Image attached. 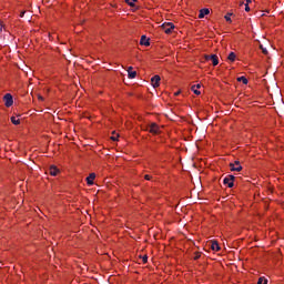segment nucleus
<instances>
[{"instance_id":"nucleus-18","label":"nucleus","mask_w":284,"mask_h":284,"mask_svg":"<svg viewBox=\"0 0 284 284\" xmlns=\"http://www.w3.org/2000/svg\"><path fill=\"white\" fill-rule=\"evenodd\" d=\"M191 90H192V92H194V94H196V95L201 94V91H199V89H196V85H192V87H191Z\"/></svg>"},{"instance_id":"nucleus-28","label":"nucleus","mask_w":284,"mask_h":284,"mask_svg":"<svg viewBox=\"0 0 284 284\" xmlns=\"http://www.w3.org/2000/svg\"><path fill=\"white\" fill-rule=\"evenodd\" d=\"M263 54H267V49H262Z\"/></svg>"},{"instance_id":"nucleus-12","label":"nucleus","mask_w":284,"mask_h":284,"mask_svg":"<svg viewBox=\"0 0 284 284\" xmlns=\"http://www.w3.org/2000/svg\"><path fill=\"white\" fill-rule=\"evenodd\" d=\"M211 250H213V252H219V250H221L219 242H211Z\"/></svg>"},{"instance_id":"nucleus-14","label":"nucleus","mask_w":284,"mask_h":284,"mask_svg":"<svg viewBox=\"0 0 284 284\" xmlns=\"http://www.w3.org/2000/svg\"><path fill=\"white\" fill-rule=\"evenodd\" d=\"M11 123H13V125H20L21 124V120L18 119L17 116H11Z\"/></svg>"},{"instance_id":"nucleus-27","label":"nucleus","mask_w":284,"mask_h":284,"mask_svg":"<svg viewBox=\"0 0 284 284\" xmlns=\"http://www.w3.org/2000/svg\"><path fill=\"white\" fill-rule=\"evenodd\" d=\"M38 99H39L40 101H44V99H43V97H42L41 94H38Z\"/></svg>"},{"instance_id":"nucleus-29","label":"nucleus","mask_w":284,"mask_h":284,"mask_svg":"<svg viewBox=\"0 0 284 284\" xmlns=\"http://www.w3.org/2000/svg\"><path fill=\"white\" fill-rule=\"evenodd\" d=\"M23 14H26V11H22V12L20 13V17L23 18Z\"/></svg>"},{"instance_id":"nucleus-33","label":"nucleus","mask_w":284,"mask_h":284,"mask_svg":"<svg viewBox=\"0 0 284 284\" xmlns=\"http://www.w3.org/2000/svg\"><path fill=\"white\" fill-rule=\"evenodd\" d=\"M260 48L262 49V51L265 49V48H263V44H260Z\"/></svg>"},{"instance_id":"nucleus-34","label":"nucleus","mask_w":284,"mask_h":284,"mask_svg":"<svg viewBox=\"0 0 284 284\" xmlns=\"http://www.w3.org/2000/svg\"><path fill=\"white\" fill-rule=\"evenodd\" d=\"M260 48L262 49V51L265 49V48H263V44H260Z\"/></svg>"},{"instance_id":"nucleus-24","label":"nucleus","mask_w":284,"mask_h":284,"mask_svg":"<svg viewBox=\"0 0 284 284\" xmlns=\"http://www.w3.org/2000/svg\"><path fill=\"white\" fill-rule=\"evenodd\" d=\"M245 12H250V4H245Z\"/></svg>"},{"instance_id":"nucleus-25","label":"nucleus","mask_w":284,"mask_h":284,"mask_svg":"<svg viewBox=\"0 0 284 284\" xmlns=\"http://www.w3.org/2000/svg\"><path fill=\"white\" fill-rule=\"evenodd\" d=\"M3 32V22H0V34Z\"/></svg>"},{"instance_id":"nucleus-11","label":"nucleus","mask_w":284,"mask_h":284,"mask_svg":"<svg viewBox=\"0 0 284 284\" xmlns=\"http://www.w3.org/2000/svg\"><path fill=\"white\" fill-rule=\"evenodd\" d=\"M129 79H136V71H132V67L128 68Z\"/></svg>"},{"instance_id":"nucleus-5","label":"nucleus","mask_w":284,"mask_h":284,"mask_svg":"<svg viewBox=\"0 0 284 284\" xmlns=\"http://www.w3.org/2000/svg\"><path fill=\"white\" fill-rule=\"evenodd\" d=\"M224 185H227V187H234V175H229L225 178Z\"/></svg>"},{"instance_id":"nucleus-17","label":"nucleus","mask_w":284,"mask_h":284,"mask_svg":"<svg viewBox=\"0 0 284 284\" xmlns=\"http://www.w3.org/2000/svg\"><path fill=\"white\" fill-rule=\"evenodd\" d=\"M237 81H239V82L242 81V83H244V85H247V78H245V77H240V78H237Z\"/></svg>"},{"instance_id":"nucleus-21","label":"nucleus","mask_w":284,"mask_h":284,"mask_svg":"<svg viewBox=\"0 0 284 284\" xmlns=\"http://www.w3.org/2000/svg\"><path fill=\"white\" fill-rule=\"evenodd\" d=\"M201 258V252H195L194 261H199Z\"/></svg>"},{"instance_id":"nucleus-7","label":"nucleus","mask_w":284,"mask_h":284,"mask_svg":"<svg viewBox=\"0 0 284 284\" xmlns=\"http://www.w3.org/2000/svg\"><path fill=\"white\" fill-rule=\"evenodd\" d=\"M205 61H212L213 65L219 63V57L216 54L205 55Z\"/></svg>"},{"instance_id":"nucleus-6","label":"nucleus","mask_w":284,"mask_h":284,"mask_svg":"<svg viewBox=\"0 0 284 284\" xmlns=\"http://www.w3.org/2000/svg\"><path fill=\"white\" fill-rule=\"evenodd\" d=\"M151 85H153V88H159V85H161V77L160 75H154L151 79Z\"/></svg>"},{"instance_id":"nucleus-26","label":"nucleus","mask_w":284,"mask_h":284,"mask_svg":"<svg viewBox=\"0 0 284 284\" xmlns=\"http://www.w3.org/2000/svg\"><path fill=\"white\" fill-rule=\"evenodd\" d=\"M144 179H145V181H150V179H152V176H150V175H144Z\"/></svg>"},{"instance_id":"nucleus-9","label":"nucleus","mask_w":284,"mask_h":284,"mask_svg":"<svg viewBox=\"0 0 284 284\" xmlns=\"http://www.w3.org/2000/svg\"><path fill=\"white\" fill-rule=\"evenodd\" d=\"M206 14H210V9H201L199 13V19H204Z\"/></svg>"},{"instance_id":"nucleus-13","label":"nucleus","mask_w":284,"mask_h":284,"mask_svg":"<svg viewBox=\"0 0 284 284\" xmlns=\"http://www.w3.org/2000/svg\"><path fill=\"white\" fill-rule=\"evenodd\" d=\"M49 172L51 176H57V174H59V169H57V166H51Z\"/></svg>"},{"instance_id":"nucleus-2","label":"nucleus","mask_w":284,"mask_h":284,"mask_svg":"<svg viewBox=\"0 0 284 284\" xmlns=\"http://www.w3.org/2000/svg\"><path fill=\"white\" fill-rule=\"evenodd\" d=\"M162 30H164L165 34H172V31L174 30V23L172 22H164L161 26Z\"/></svg>"},{"instance_id":"nucleus-23","label":"nucleus","mask_w":284,"mask_h":284,"mask_svg":"<svg viewBox=\"0 0 284 284\" xmlns=\"http://www.w3.org/2000/svg\"><path fill=\"white\" fill-rule=\"evenodd\" d=\"M142 261H143V263H148V255H144V256L142 257Z\"/></svg>"},{"instance_id":"nucleus-8","label":"nucleus","mask_w":284,"mask_h":284,"mask_svg":"<svg viewBox=\"0 0 284 284\" xmlns=\"http://www.w3.org/2000/svg\"><path fill=\"white\" fill-rule=\"evenodd\" d=\"M94 179H97V174L90 173V175L87 178L88 185H94Z\"/></svg>"},{"instance_id":"nucleus-19","label":"nucleus","mask_w":284,"mask_h":284,"mask_svg":"<svg viewBox=\"0 0 284 284\" xmlns=\"http://www.w3.org/2000/svg\"><path fill=\"white\" fill-rule=\"evenodd\" d=\"M257 284H267V278L260 277L258 281H257Z\"/></svg>"},{"instance_id":"nucleus-32","label":"nucleus","mask_w":284,"mask_h":284,"mask_svg":"<svg viewBox=\"0 0 284 284\" xmlns=\"http://www.w3.org/2000/svg\"><path fill=\"white\" fill-rule=\"evenodd\" d=\"M195 88L199 90L201 88V84H196Z\"/></svg>"},{"instance_id":"nucleus-20","label":"nucleus","mask_w":284,"mask_h":284,"mask_svg":"<svg viewBox=\"0 0 284 284\" xmlns=\"http://www.w3.org/2000/svg\"><path fill=\"white\" fill-rule=\"evenodd\" d=\"M111 141H119V134L115 132L112 133Z\"/></svg>"},{"instance_id":"nucleus-1","label":"nucleus","mask_w":284,"mask_h":284,"mask_svg":"<svg viewBox=\"0 0 284 284\" xmlns=\"http://www.w3.org/2000/svg\"><path fill=\"white\" fill-rule=\"evenodd\" d=\"M145 130H148L151 134H161V128H159V124L156 123L149 124Z\"/></svg>"},{"instance_id":"nucleus-31","label":"nucleus","mask_w":284,"mask_h":284,"mask_svg":"<svg viewBox=\"0 0 284 284\" xmlns=\"http://www.w3.org/2000/svg\"><path fill=\"white\" fill-rule=\"evenodd\" d=\"M181 94V91L175 92V97H179Z\"/></svg>"},{"instance_id":"nucleus-22","label":"nucleus","mask_w":284,"mask_h":284,"mask_svg":"<svg viewBox=\"0 0 284 284\" xmlns=\"http://www.w3.org/2000/svg\"><path fill=\"white\" fill-rule=\"evenodd\" d=\"M232 13H229V14H226L225 17H224V19L226 20V21H232Z\"/></svg>"},{"instance_id":"nucleus-15","label":"nucleus","mask_w":284,"mask_h":284,"mask_svg":"<svg viewBox=\"0 0 284 284\" xmlns=\"http://www.w3.org/2000/svg\"><path fill=\"white\" fill-rule=\"evenodd\" d=\"M125 3H128V6H130L131 8L136 7V0H125Z\"/></svg>"},{"instance_id":"nucleus-4","label":"nucleus","mask_w":284,"mask_h":284,"mask_svg":"<svg viewBox=\"0 0 284 284\" xmlns=\"http://www.w3.org/2000/svg\"><path fill=\"white\" fill-rule=\"evenodd\" d=\"M230 168H231L232 172H241V170H243V166H241V162H239V161L231 163Z\"/></svg>"},{"instance_id":"nucleus-3","label":"nucleus","mask_w":284,"mask_h":284,"mask_svg":"<svg viewBox=\"0 0 284 284\" xmlns=\"http://www.w3.org/2000/svg\"><path fill=\"white\" fill-rule=\"evenodd\" d=\"M3 100H4L6 108H11L12 103H14V100L12 99V94H10V93H7L3 97Z\"/></svg>"},{"instance_id":"nucleus-16","label":"nucleus","mask_w":284,"mask_h":284,"mask_svg":"<svg viewBox=\"0 0 284 284\" xmlns=\"http://www.w3.org/2000/svg\"><path fill=\"white\" fill-rule=\"evenodd\" d=\"M227 60H229V61H232V62L236 61V53L231 52V53L229 54V57H227Z\"/></svg>"},{"instance_id":"nucleus-30","label":"nucleus","mask_w":284,"mask_h":284,"mask_svg":"<svg viewBox=\"0 0 284 284\" xmlns=\"http://www.w3.org/2000/svg\"><path fill=\"white\" fill-rule=\"evenodd\" d=\"M247 6H250V3H252V0H246Z\"/></svg>"},{"instance_id":"nucleus-10","label":"nucleus","mask_w":284,"mask_h":284,"mask_svg":"<svg viewBox=\"0 0 284 284\" xmlns=\"http://www.w3.org/2000/svg\"><path fill=\"white\" fill-rule=\"evenodd\" d=\"M140 45H145V47L150 45V39H148V37L145 36H142L140 40Z\"/></svg>"}]
</instances>
